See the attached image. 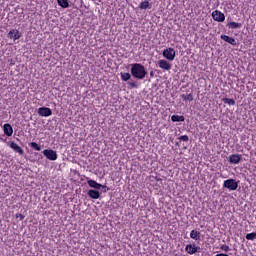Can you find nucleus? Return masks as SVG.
<instances>
[{
    "mask_svg": "<svg viewBox=\"0 0 256 256\" xmlns=\"http://www.w3.org/2000/svg\"><path fill=\"white\" fill-rule=\"evenodd\" d=\"M224 103H226L227 105H235V101L231 98H225Z\"/></svg>",
    "mask_w": 256,
    "mask_h": 256,
    "instance_id": "25",
    "label": "nucleus"
},
{
    "mask_svg": "<svg viewBox=\"0 0 256 256\" xmlns=\"http://www.w3.org/2000/svg\"><path fill=\"white\" fill-rule=\"evenodd\" d=\"M121 79H122V81H129V79H131V74L130 73H121Z\"/></svg>",
    "mask_w": 256,
    "mask_h": 256,
    "instance_id": "24",
    "label": "nucleus"
},
{
    "mask_svg": "<svg viewBox=\"0 0 256 256\" xmlns=\"http://www.w3.org/2000/svg\"><path fill=\"white\" fill-rule=\"evenodd\" d=\"M162 55L168 61H175L176 53H175V49H173V48L164 49L163 52H162Z\"/></svg>",
    "mask_w": 256,
    "mask_h": 256,
    "instance_id": "3",
    "label": "nucleus"
},
{
    "mask_svg": "<svg viewBox=\"0 0 256 256\" xmlns=\"http://www.w3.org/2000/svg\"><path fill=\"white\" fill-rule=\"evenodd\" d=\"M157 63H158V67L163 71H171V63H169L167 60L162 59V60H159Z\"/></svg>",
    "mask_w": 256,
    "mask_h": 256,
    "instance_id": "9",
    "label": "nucleus"
},
{
    "mask_svg": "<svg viewBox=\"0 0 256 256\" xmlns=\"http://www.w3.org/2000/svg\"><path fill=\"white\" fill-rule=\"evenodd\" d=\"M16 219H19L20 221H23V219H25V216L21 213H17L16 214Z\"/></svg>",
    "mask_w": 256,
    "mask_h": 256,
    "instance_id": "28",
    "label": "nucleus"
},
{
    "mask_svg": "<svg viewBox=\"0 0 256 256\" xmlns=\"http://www.w3.org/2000/svg\"><path fill=\"white\" fill-rule=\"evenodd\" d=\"M9 147L10 149H13V151H15L16 153H19V155H23V153H25V151H23V148H21V146H19L14 141L10 142Z\"/></svg>",
    "mask_w": 256,
    "mask_h": 256,
    "instance_id": "12",
    "label": "nucleus"
},
{
    "mask_svg": "<svg viewBox=\"0 0 256 256\" xmlns=\"http://www.w3.org/2000/svg\"><path fill=\"white\" fill-rule=\"evenodd\" d=\"M241 159L242 156L240 154H231L228 157V161L231 163V165H239V163H241Z\"/></svg>",
    "mask_w": 256,
    "mask_h": 256,
    "instance_id": "8",
    "label": "nucleus"
},
{
    "mask_svg": "<svg viewBox=\"0 0 256 256\" xmlns=\"http://www.w3.org/2000/svg\"><path fill=\"white\" fill-rule=\"evenodd\" d=\"M44 157L49 161H57V152L52 149H45L43 152Z\"/></svg>",
    "mask_w": 256,
    "mask_h": 256,
    "instance_id": "4",
    "label": "nucleus"
},
{
    "mask_svg": "<svg viewBox=\"0 0 256 256\" xmlns=\"http://www.w3.org/2000/svg\"><path fill=\"white\" fill-rule=\"evenodd\" d=\"M178 139H179V141H184L185 143H187V141H189V136L182 135Z\"/></svg>",
    "mask_w": 256,
    "mask_h": 256,
    "instance_id": "27",
    "label": "nucleus"
},
{
    "mask_svg": "<svg viewBox=\"0 0 256 256\" xmlns=\"http://www.w3.org/2000/svg\"><path fill=\"white\" fill-rule=\"evenodd\" d=\"M190 238L193 239L194 241H199L201 239V232L197 230H192L190 232Z\"/></svg>",
    "mask_w": 256,
    "mask_h": 256,
    "instance_id": "16",
    "label": "nucleus"
},
{
    "mask_svg": "<svg viewBox=\"0 0 256 256\" xmlns=\"http://www.w3.org/2000/svg\"><path fill=\"white\" fill-rule=\"evenodd\" d=\"M185 251L188 255H195V253H199V251H201V247L196 246L195 244H187Z\"/></svg>",
    "mask_w": 256,
    "mask_h": 256,
    "instance_id": "5",
    "label": "nucleus"
},
{
    "mask_svg": "<svg viewBox=\"0 0 256 256\" xmlns=\"http://www.w3.org/2000/svg\"><path fill=\"white\" fill-rule=\"evenodd\" d=\"M181 98L184 100V101H193V94H182L181 95Z\"/></svg>",
    "mask_w": 256,
    "mask_h": 256,
    "instance_id": "21",
    "label": "nucleus"
},
{
    "mask_svg": "<svg viewBox=\"0 0 256 256\" xmlns=\"http://www.w3.org/2000/svg\"><path fill=\"white\" fill-rule=\"evenodd\" d=\"M29 146L35 151H41V145L37 144V142H31Z\"/></svg>",
    "mask_w": 256,
    "mask_h": 256,
    "instance_id": "22",
    "label": "nucleus"
},
{
    "mask_svg": "<svg viewBox=\"0 0 256 256\" xmlns=\"http://www.w3.org/2000/svg\"><path fill=\"white\" fill-rule=\"evenodd\" d=\"M151 77H153V72H150Z\"/></svg>",
    "mask_w": 256,
    "mask_h": 256,
    "instance_id": "31",
    "label": "nucleus"
},
{
    "mask_svg": "<svg viewBox=\"0 0 256 256\" xmlns=\"http://www.w3.org/2000/svg\"><path fill=\"white\" fill-rule=\"evenodd\" d=\"M246 239L248 241H255L256 239V232L246 234Z\"/></svg>",
    "mask_w": 256,
    "mask_h": 256,
    "instance_id": "23",
    "label": "nucleus"
},
{
    "mask_svg": "<svg viewBox=\"0 0 256 256\" xmlns=\"http://www.w3.org/2000/svg\"><path fill=\"white\" fill-rule=\"evenodd\" d=\"M151 7V5L149 4V1L145 0L143 2L140 3L139 8L140 9H149Z\"/></svg>",
    "mask_w": 256,
    "mask_h": 256,
    "instance_id": "20",
    "label": "nucleus"
},
{
    "mask_svg": "<svg viewBox=\"0 0 256 256\" xmlns=\"http://www.w3.org/2000/svg\"><path fill=\"white\" fill-rule=\"evenodd\" d=\"M88 197H90V199H99L101 197V193L98 190H89Z\"/></svg>",
    "mask_w": 256,
    "mask_h": 256,
    "instance_id": "15",
    "label": "nucleus"
},
{
    "mask_svg": "<svg viewBox=\"0 0 256 256\" xmlns=\"http://www.w3.org/2000/svg\"><path fill=\"white\" fill-rule=\"evenodd\" d=\"M38 115H40V117H51L53 115V111H51V108L40 107L38 109Z\"/></svg>",
    "mask_w": 256,
    "mask_h": 256,
    "instance_id": "7",
    "label": "nucleus"
},
{
    "mask_svg": "<svg viewBox=\"0 0 256 256\" xmlns=\"http://www.w3.org/2000/svg\"><path fill=\"white\" fill-rule=\"evenodd\" d=\"M89 187L92 189H97L98 191L101 189H107V186L97 183L95 180H88L87 181Z\"/></svg>",
    "mask_w": 256,
    "mask_h": 256,
    "instance_id": "10",
    "label": "nucleus"
},
{
    "mask_svg": "<svg viewBox=\"0 0 256 256\" xmlns=\"http://www.w3.org/2000/svg\"><path fill=\"white\" fill-rule=\"evenodd\" d=\"M171 121H173V123L183 122V121H185V116L172 115Z\"/></svg>",
    "mask_w": 256,
    "mask_h": 256,
    "instance_id": "18",
    "label": "nucleus"
},
{
    "mask_svg": "<svg viewBox=\"0 0 256 256\" xmlns=\"http://www.w3.org/2000/svg\"><path fill=\"white\" fill-rule=\"evenodd\" d=\"M129 86L133 88L137 87V83L136 82H129Z\"/></svg>",
    "mask_w": 256,
    "mask_h": 256,
    "instance_id": "29",
    "label": "nucleus"
},
{
    "mask_svg": "<svg viewBox=\"0 0 256 256\" xmlns=\"http://www.w3.org/2000/svg\"><path fill=\"white\" fill-rule=\"evenodd\" d=\"M3 131L4 135H7V137H11V135H13V127L11 124H4Z\"/></svg>",
    "mask_w": 256,
    "mask_h": 256,
    "instance_id": "14",
    "label": "nucleus"
},
{
    "mask_svg": "<svg viewBox=\"0 0 256 256\" xmlns=\"http://www.w3.org/2000/svg\"><path fill=\"white\" fill-rule=\"evenodd\" d=\"M223 187L228 189L229 191H237V187H239V183L237 180L230 178L223 182Z\"/></svg>",
    "mask_w": 256,
    "mask_h": 256,
    "instance_id": "2",
    "label": "nucleus"
},
{
    "mask_svg": "<svg viewBox=\"0 0 256 256\" xmlns=\"http://www.w3.org/2000/svg\"><path fill=\"white\" fill-rule=\"evenodd\" d=\"M131 75L134 77V79H143L144 77H147V70L145 69V66L139 63L132 64L131 67Z\"/></svg>",
    "mask_w": 256,
    "mask_h": 256,
    "instance_id": "1",
    "label": "nucleus"
},
{
    "mask_svg": "<svg viewBox=\"0 0 256 256\" xmlns=\"http://www.w3.org/2000/svg\"><path fill=\"white\" fill-rule=\"evenodd\" d=\"M9 39H13L14 41H17V39H21V32L17 29H12L8 33Z\"/></svg>",
    "mask_w": 256,
    "mask_h": 256,
    "instance_id": "11",
    "label": "nucleus"
},
{
    "mask_svg": "<svg viewBox=\"0 0 256 256\" xmlns=\"http://www.w3.org/2000/svg\"><path fill=\"white\" fill-rule=\"evenodd\" d=\"M220 38L222 39V41H225L226 43H229V45H237V41L235 40V38L228 36V35H221Z\"/></svg>",
    "mask_w": 256,
    "mask_h": 256,
    "instance_id": "13",
    "label": "nucleus"
},
{
    "mask_svg": "<svg viewBox=\"0 0 256 256\" xmlns=\"http://www.w3.org/2000/svg\"><path fill=\"white\" fill-rule=\"evenodd\" d=\"M57 3L62 9H67L69 7V1L68 0H57Z\"/></svg>",
    "mask_w": 256,
    "mask_h": 256,
    "instance_id": "19",
    "label": "nucleus"
},
{
    "mask_svg": "<svg viewBox=\"0 0 256 256\" xmlns=\"http://www.w3.org/2000/svg\"><path fill=\"white\" fill-rule=\"evenodd\" d=\"M212 19L217 21L218 23H223L225 21V14L219 10H215L212 12Z\"/></svg>",
    "mask_w": 256,
    "mask_h": 256,
    "instance_id": "6",
    "label": "nucleus"
},
{
    "mask_svg": "<svg viewBox=\"0 0 256 256\" xmlns=\"http://www.w3.org/2000/svg\"><path fill=\"white\" fill-rule=\"evenodd\" d=\"M220 249L222 250V251H225V253H229V251H231V248H229V246H227V245H222L221 247H220Z\"/></svg>",
    "mask_w": 256,
    "mask_h": 256,
    "instance_id": "26",
    "label": "nucleus"
},
{
    "mask_svg": "<svg viewBox=\"0 0 256 256\" xmlns=\"http://www.w3.org/2000/svg\"><path fill=\"white\" fill-rule=\"evenodd\" d=\"M227 27L229 29H241V27H243V24L237 22H230L227 24Z\"/></svg>",
    "mask_w": 256,
    "mask_h": 256,
    "instance_id": "17",
    "label": "nucleus"
},
{
    "mask_svg": "<svg viewBox=\"0 0 256 256\" xmlns=\"http://www.w3.org/2000/svg\"><path fill=\"white\" fill-rule=\"evenodd\" d=\"M215 256H229V255L225 253H220V254H216Z\"/></svg>",
    "mask_w": 256,
    "mask_h": 256,
    "instance_id": "30",
    "label": "nucleus"
}]
</instances>
